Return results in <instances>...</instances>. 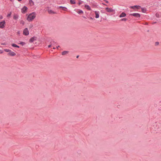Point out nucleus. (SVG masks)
I'll list each match as a JSON object with an SVG mask.
<instances>
[{"instance_id": "36", "label": "nucleus", "mask_w": 161, "mask_h": 161, "mask_svg": "<svg viewBox=\"0 0 161 161\" xmlns=\"http://www.w3.org/2000/svg\"><path fill=\"white\" fill-rule=\"evenodd\" d=\"M78 57H79V56H77L76 58H78Z\"/></svg>"}, {"instance_id": "17", "label": "nucleus", "mask_w": 161, "mask_h": 161, "mask_svg": "<svg viewBox=\"0 0 161 161\" xmlns=\"http://www.w3.org/2000/svg\"><path fill=\"white\" fill-rule=\"evenodd\" d=\"M12 46L13 47H18V48L19 47L18 46V45H16L15 44H14V43H13V44H12Z\"/></svg>"}, {"instance_id": "21", "label": "nucleus", "mask_w": 161, "mask_h": 161, "mask_svg": "<svg viewBox=\"0 0 161 161\" xmlns=\"http://www.w3.org/2000/svg\"><path fill=\"white\" fill-rule=\"evenodd\" d=\"M11 14H12V13L11 12H10L9 14H8V15H7V17H8V18L10 17Z\"/></svg>"}, {"instance_id": "32", "label": "nucleus", "mask_w": 161, "mask_h": 161, "mask_svg": "<svg viewBox=\"0 0 161 161\" xmlns=\"http://www.w3.org/2000/svg\"><path fill=\"white\" fill-rule=\"evenodd\" d=\"M1 44L2 45H5L6 44L5 43H2Z\"/></svg>"}, {"instance_id": "25", "label": "nucleus", "mask_w": 161, "mask_h": 161, "mask_svg": "<svg viewBox=\"0 0 161 161\" xmlns=\"http://www.w3.org/2000/svg\"><path fill=\"white\" fill-rule=\"evenodd\" d=\"M24 23H24V21H23V20H21V21H20V23H21V24H23V25H24Z\"/></svg>"}, {"instance_id": "12", "label": "nucleus", "mask_w": 161, "mask_h": 161, "mask_svg": "<svg viewBox=\"0 0 161 161\" xmlns=\"http://www.w3.org/2000/svg\"><path fill=\"white\" fill-rule=\"evenodd\" d=\"M126 16V14L125 13L123 12L119 15V17L121 18L125 17Z\"/></svg>"}, {"instance_id": "15", "label": "nucleus", "mask_w": 161, "mask_h": 161, "mask_svg": "<svg viewBox=\"0 0 161 161\" xmlns=\"http://www.w3.org/2000/svg\"><path fill=\"white\" fill-rule=\"evenodd\" d=\"M58 8H62V9L64 11H66V10L67 9L65 7H62V6H59V7H58Z\"/></svg>"}, {"instance_id": "6", "label": "nucleus", "mask_w": 161, "mask_h": 161, "mask_svg": "<svg viewBox=\"0 0 161 161\" xmlns=\"http://www.w3.org/2000/svg\"><path fill=\"white\" fill-rule=\"evenodd\" d=\"M105 10L108 12H112L114 11V10L111 8H106Z\"/></svg>"}, {"instance_id": "9", "label": "nucleus", "mask_w": 161, "mask_h": 161, "mask_svg": "<svg viewBox=\"0 0 161 161\" xmlns=\"http://www.w3.org/2000/svg\"><path fill=\"white\" fill-rule=\"evenodd\" d=\"M19 17V15L18 14H14L13 15V19L15 20H17Z\"/></svg>"}, {"instance_id": "10", "label": "nucleus", "mask_w": 161, "mask_h": 161, "mask_svg": "<svg viewBox=\"0 0 161 161\" xmlns=\"http://www.w3.org/2000/svg\"><path fill=\"white\" fill-rule=\"evenodd\" d=\"M95 18H98L99 17V12L98 11H96L95 12Z\"/></svg>"}, {"instance_id": "28", "label": "nucleus", "mask_w": 161, "mask_h": 161, "mask_svg": "<svg viewBox=\"0 0 161 161\" xmlns=\"http://www.w3.org/2000/svg\"><path fill=\"white\" fill-rule=\"evenodd\" d=\"M32 27H33V25H31L29 26V28H32Z\"/></svg>"}, {"instance_id": "2", "label": "nucleus", "mask_w": 161, "mask_h": 161, "mask_svg": "<svg viewBox=\"0 0 161 161\" xmlns=\"http://www.w3.org/2000/svg\"><path fill=\"white\" fill-rule=\"evenodd\" d=\"M5 25V22L4 20H3L2 22H0V28L1 29L3 28Z\"/></svg>"}, {"instance_id": "41", "label": "nucleus", "mask_w": 161, "mask_h": 161, "mask_svg": "<svg viewBox=\"0 0 161 161\" xmlns=\"http://www.w3.org/2000/svg\"><path fill=\"white\" fill-rule=\"evenodd\" d=\"M11 1H12L13 0H10Z\"/></svg>"}, {"instance_id": "31", "label": "nucleus", "mask_w": 161, "mask_h": 161, "mask_svg": "<svg viewBox=\"0 0 161 161\" xmlns=\"http://www.w3.org/2000/svg\"><path fill=\"white\" fill-rule=\"evenodd\" d=\"M51 46V45H49L48 46V47L49 48Z\"/></svg>"}, {"instance_id": "27", "label": "nucleus", "mask_w": 161, "mask_h": 161, "mask_svg": "<svg viewBox=\"0 0 161 161\" xmlns=\"http://www.w3.org/2000/svg\"><path fill=\"white\" fill-rule=\"evenodd\" d=\"M30 4H31V3H32L33 4V2L31 0L30 1Z\"/></svg>"}, {"instance_id": "30", "label": "nucleus", "mask_w": 161, "mask_h": 161, "mask_svg": "<svg viewBox=\"0 0 161 161\" xmlns=\"http://www.w3.org/2000/svg\"><path fill=\"white\" fill-rule=\"evenodd\" d=\"M81 3H82L81 2H80L78 3V4H79V5H80V4H81Z\"/></svg>"}, {"instance_id": "22", "label": "nucleus", "mask_w": 161, "mask_h": 161, "mask_svg": "<svg viewBox=\"0 0 161 161\" xmlns=\"http://www.w3.org/2000/svg\"><path fill=\"white\" fill-rule=\"evenodd\" d=\"M10 50L8 49H4V51L7 52H8V53L10 52Z\"/></svg>"}, {"instance_id": "35", "label": "nucleus", "mask_w": 161, "mask_h": 161, "mask_svg": "<svg viewBox=\"0 0 161 161\" xmlns=\"http://www.w3.org/2000/svg\"><path fill=\"white\" fill-rule=\"evenodd\" d=\"M3 18V17L2 16H1L0 18V19H2Z\"/></svg>"}, {"instance_id": "19", "label": "nucleus", "mask_w": 161, "mask_h": 161, "mask_svg": "<svg viewBox=\"0 0 161 161\" xmlns=\"http://www.w3.org/2000/svg\"><path fill=\"white\" fill-rule=\"evenodd\" d=\"M77 12L79 14H81L83 13V11L81 10H78Z\"/></svg>"}, {"instance_id": "38", "label": "nucleus", "mask_w": 161, "mask_h": 161, "mask_svg": "<svg viewBox=\"0 0 161 161\" xmlns=\"http://www.w3.org/2000/svg\"><path fill=\"white\" fill-rule=\"evenodd\" d=\"M90 19H93L92 18H90Z\"/></svg>"}, {"instance_id": "1", "label": "nucleus", "mask_w": 161, "mask_h": 161, "mask_svg": "<svg viewBox=\"0 0 161 161\" xmlns=\"http://www.w3.org/2000/svg\"><path fill=\"white\" fill-rule=\"evenodd\" d=\"M36 14L35 12L30 14L27 16V20L28 21H32L36 17Z\"/></svg>"}, {"instance_id": "33", "label": "nucleus", "mask_w": 161, "mask_h": 161, "mask_svg": "<svg viewBox=\"0 0 161 161\" xmlns=\"http://www.w3.org/2000/svg\"><path fill=\"white\" fill-rule=\"evenodd\" d=\"M60 46H58V47H57V49H58V47H59Z\"/></svg>"}, {"instance_id": "4", "label": "nucleus", "mask_w": 161, "mask_h": 161, "mask_svg": "<svg viewBox=\"0 0 161 161\" xmlns=\"http://www.w3.org/2000/svg\"><path fill=\"white\" fill-rule=\"evenodd\" d=\"M130 16H134L136 18H139L140 17V15L139 13H133L130 14Z\"/></svg>"}, {"instance_id": "23", "label": "nucleus", "mask_w": 161, "mask_h": 161, "mask_svg": "<svg viewBox=\"0 0 161 161\" xmlns=\"http://www.w3.org/2000/svg\"><path fill=\"white\" fill-rule=\"evenodd\" d=\"M127 20V19L126 18H124L123 19H121V21H126Z\"/></svg>"}, {"instance_id": "14", "label": "nucleus", "mask_w": 161, "mask_h": 161, "mask_svg": "<svg viewBox=\"0 0 161 161\" xmlns=\"http://www.w3.org/2000/svg\"><path fill=\"white\" fill-rule=\"evenodd\" d=\"M48 12L50 14H55V13L54 11H53L52 10H51V9H48Z\"/></svg>"}, {"instance_id": "13", "label": "nucleus", "mask_w": 161, "mask_h": 161, "mask_svg": "<svg viewBox=\"0 0 161 161\" xmlns=\"http://www.w3.org/2000/svg\"><path fill=\"white\" fill-rule=\"evenodd\" d=\"M69 53V51H64L62 52V54L63 55H65L67 54H68Z\"/></svg>"}, {"instance_id": "37", "label": "nucleus", "mask_w": 161, "mask_h": 161, "mask_svg": "<svg viewBox=\"0 0 161 161\" xmlns=\"http://www.w3.org/2000/svg\"><path fill=\"white\" fill-rule=\"evenodd\" d=\"M18 1H21L22 0H18Z\"/></svg>"}, {"instance_id": "24", "label": "nucleus", "mask_w": 161, "mask_h": 161, "mask_svg": "<svg viewBox=\"0 0 161 161\" xmlns=\"http://www.w3.org/2000/svg\"><path fill=\"white\" fill-rule=\"evenodd\" d=\"M20 44H21L22 45H24L25 44V43L24 42H21L20 43Z\"/></svg>"}, {"instance_id": "29", "label": "nucleus", "mask_w": 161, "mask_h": 161, "mask_svg": "<svg viewBox=\"0 0 161 161\" xmlns=\"http://www.w3.org/2000/svg\"><path fill=\"white\" fill-rule=\"evenodd\" d=\"M3 53V51L0 50V53Z\"/></svg>"}, {"instance_id": "3", "label": "nucleus", "mask_w": 161, "mask_h": 161, "mask_svg": "<svg viewBox=\"0 0 161 161\" xmlns=\"http://www.w3.org/2000/svg\"><path fill=\"white\" fill-rule=\"evenodd\" d=\"M23 34L25 36H27L29 34V31L27 28H25L23 30Z\"/></svg>"}, {"instance_id": "40", "label": "nucleus", "mask_w": 161, "mask_h": 161, "mask_svg": "<svg viewBox=\"0 0 161 161\" xmlns=\"http://www.w3.org/2000/svg\"><path fill=\"white\" fill-rule=\"evenodd\" d=\"M55 47H54L53 48V49H55Z\"/></svg>"}, {"instance_id": "16", "label": "nucleus", "mask_w": 161, "mask_h": 161, "mask_svg": "<svg viewBox=\"0 0 161 161\" xmlns=\"http://www.w3.org/2000/svg\"><path fill=\"white\" fill-rule=\"evenodd\" d=\"M85 7L88 10H91V8L90 7V6L87 5H85Z\"/></svg>"}, {"instance_id": "11", "label": "nucleus", "mask_w": 161, "mask_h": 161, "mask_svg": "<svg viewBox=\"0 0 161 161\" xmlns=\"http://www.w3.org/2000/svg\"><path fill=\"white\" fill-rule=\"evenodd\" d=\"M36 39V37H32L30 39L29 42H32Z\"/></svg>"}, {"instance_id": "18", "label": "nucleus", "mask_w": 161, "mask_h": 161, "mask_svg": "<svg viewBox=\"0 0 161 161\" xmlns=\"http://www.w3.org/2000/svg\"><path fill=\"white\" fill-rule=\"evenodd\" d=\"M70 3L71 4H74L75 3V1L73 0H70Z\"/></svg>"}, {"instance_id": "5", "label": "nucleus", "mask_w": 161, "mask_h": 161, "mask_svg": "<svg viewBox=\"0 0 161 161\" xmlns=\"http://www.w3.org/2000/svg\"><path fill=\"white\" fill-rule=\"evenodd\" d=\"M130 8L134 9H138L140 8L141 7L139 5H135L134 6H130Z\"/></svg>"}, {"instance_id": "39", "label": "nucleus", "mask_w": 161, "mask_h": 161, "mask_svg": "<svg viewBox=\"0 0 161 161\" xmlns=\"http://www.w3.org/2000/svg\"><path fill=\"white\" fill-rule=\"evenodd\" d=\"M18 34H19V32H18Z\"/></svg>"}, {"instance_id": "7", "label": "nucleus", "mask_w": 161, "mask_h": 161, "mask_svg": "<svg viewBox=\"0 0 161 161\" xmlns=\"http://www.w3.org/2000/svg\"><path fill=\"white\" fill-rule=\"evenodd\" d=\"M27 10V8L26 6H24L22 9L21 12L23 13H25L26 12Z\"/></svg>"}, {"instance_id": "8", "label": "nucleus", "mask_w": 161, "mask_h": 161, "mask_svg": "<svg viewBox=\"0 0 161 161\" xmlns=\"http://www.w3.org/2000/svg\"><path fill=\"white\" fill-rule=\"evenodd\" d=\"M8 55L12 56H15L16 55V53L14 52H13L12 51H11V50H10V52L8 53Z\"/></svg>"}, {"instance_id": "26", "label": "nucleus", "mask_w": 161, "mask_h": 161, "mask_svg": "<svg viewBox=\"0 0 161 161\" xmlns=\"http://www.w3.org/2000/svg\"><path fill=\"white\" fill-rule=\"evenodd\" d=\"M159 44V43L158 42H155V45L156 46H157V45H158Z\"/></svg>"}, {"instance_id": "20", "label": "nucleus", "mask_w": 161, "mask_h": 161, "mask_svg": "<svg viewBox=\"0 0 161 161\" xmlns=\"http://www.w3.org/2000/svg\"><path fill=\"white\" fill-rule=\"evenodd\" d=\"M142 11L143 13H145L146 12V9L145 8H142Z\"/></svg>"}, {"instance_id": "34", "label": "nucleus", "mask_w": 161, "mask_h": 161, "mask_svg": "<svg viewBox=\"0 0 161 161\" xmlns=\"http://www.w3.org/2000/svg\"><path fill=\"white\" fill-rule=\"evenodd\" d=\"M105 2H106V3H108V1H106H106H105Z\"/></svg>"}]
</instances>
